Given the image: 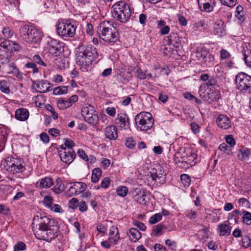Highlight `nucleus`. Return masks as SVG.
Masks as SVG:
<instances>
[{"label":"nucleus","mask_w":251,"mask_h":251,"mask_svg":"<svg viewBox=\"0 0 251 251\" xmlns=\"http://www.w3.org/2000/svg\"><path fill=\"white\" fill-rule=\"evenodd\" d=\"M1 164L6 171L12 174L23 172L25 169L21 159L12 156L7 157L1 161Z\"/></svg>","instance_id":"0eeeda50"},{"label":"nucleus","mask_w":251,"mask_h":251,"mask_svg":"<svg viewBox=\"0 0 251 251\" xmlns=\"http://www.w3.org/2000/svg\"><path fill=\"white\" fill-rule=\"evenodd\" d=\"M219 150L225 155H229L232 154V148L228 146L226 143L221 144L218 148Z\"/></svg>","instance_id":"7c9ffc66"},{"label":"nucleus","mask_w":251,"mask_h":251,"mask_svg":"<svg viewBox=\"0 0 251 251\" xmlns=\"http://www.w3.org/2000/svg\"><path fill=\"white\" fill-rule=\"evenodd\" d=\"M231 230V227L228 225L221 224L218 226L217 231L220 236L228 235Z\"/></svg>","instance_id":"cd10ccee"},{"label":"nucleus","mask_w":251,"mask_h":251,"mask_svg":"<svg viewBox=\"0 0 251 251\" xmlns=\"http://www.w3.org/2000/svg\"><path fill=\"white\" fill-rule=\"evenodd\" d=\"M45 205L50 208L52 204V198L50 196H46L43 201Z\"/></svg>","instance_id":"4d7b16f0"},{"label":"nucleus","mask_w":251,"mask_h":251,"mask_svg":"<svg viewBox=\"0 0 251 251\" xmlns=\"http://www.w3.org/2000/svg\"><path fill=\"white\" fill-rule=\"evenodd\" d=\"M198 4L201 11L210 12L215 5V0H198Z\"/></svg>","instance_id":"6ab92c4d"},{"label":"nucleus","mask_w":251,"mask_h":251,"mask_svg":"<svg viewBox=\"0 0 251 251\" xmlns=\"http://www.w3.org/2000/svg\"><path fill=\"white\" fill-rule=\"evenodd\" d=\"M221 3L229 7L234 6L236 4V0H219Z\"/></svg>","instance_id":"6e6d98bb"},{"label":"nucleus","mask_w":251,"mask_h":251,"mask_svg":"<svg viewBox=\"0 0 251 251\" xmlns=\"http://www.w3.org/2000/svg\"><path fill=\"white\" fill-rule=\"evenodd\" d=\"M136 194L134 196V200L141 204H145L148 199L147 192L144 190H137Z\"/></svg>","instance_id":"4be33fe9"},{"label":"nucleus","mask_w":251,"mask_h":251,"mask_svg":"<svg viewBox=\"0 0 251 251\" xmlns=\"http://www.w3.org/2000/svg\"><path fill=\"white\" fill-rule=\"evenodd\" d=\"M100 37L107 43H115L118 40V32L115 27L109 21H103L98 26Z\"/></svg>","instance_id":"20e7f679"},{"label":"nucleus","mask_w":251,"mask_h":251,"mask_svg":"<svg viewBox=\"0 0 251 251\" xmlns=\"http://www.w3.org/2000/svg\"><path fill=\"white\" fill-rule=\"evenodd\" d=\"M58 151L61 161L67 164H71L75 158L76 154L74 150L66 149L63 145L58 148Z\"/></svg>","instance_id":"ddd939ff"},{"label":"nucleus","mask_w":251,"mask_h":251,"mask_svg":"<svg viewBox=\"0 0 251 251\" xmlns=\"http://www.w3.org/2000/svg\"><path fill=\"white\" fill-rule=\"evenodd\" d=\"M218 126L224 129H228L231 127L232 124L229 118L226 115H220L216 119Z\"/></svg>","instance_id":"a211bd4d"},{"label":"nucleus","mask_w":251,"mask_h":251,"mask_svg":"<svg viewBox=\"0 0 251 251\" xmlns=\"http://www.w3.org/2000/svg\"><path fill=\"white\" fill-rule=\"evenodd\" d=\"M129 236L131 241L136 242L141 237V234L137 229L131 228L129 230Z\"/></svg>","instance_id":"c756f323"},{"label":"nucleus","mask_w":251,"mask_h":251,"mask_svg":"<svg viewBox=\"0 0 251 251\" xmlns=\"http://www.w3.org/2000/svg\"><path fill=\"white\" fill-rule=\"evenodd\" d=\"M126 146L128 149H133L136 145L135 141L131 137L127 138L126 140Z\"/></svg>","instance_id":"603ef678"},{"label":"nucleus","mask_w":251,"mask_h":251,"mask_svg":"<svg viewBox=\"0 0 251 251\" xmlns=\"http://www.w3.org/2000/svg\"><path fill=\"white\" fill-rule=\"evenodd\" d=\"M20 49L21 47L19 44L15 42L14 41H11L8 50L11 51H17L20 50Z\"/></svg>","instance_id":"de8ad7c7"},{"label":"nucleus","mask_w":251,"mask_h":251,"mask_svg":"<svg viewBox=\"0 0 251 251\" xmlns=\"http://www.w3.org/2000/svg\"><path fill=\"white\" fill-rule=\"evenodd\" d=\"M68 88L66 86H62L55 88L53 89V93L54 95H62L67 93Z\"/></svg>","instance_id":"ea45409f"},{"label":"nucleus","mask_w":251,"mask_h":251,"mask_svg":"<svg viewBox=\"0 0 251 251\" xmlns=\"http://www.w3.org/2000/svg\"><path fill=\"white\" fill-rule=\"evenodd\" d=\"M7 73L10 74L16 75L18 77H20L22 75L20 74L19 70L14 64H10L6 69Z\"/></svg>","instance_id":"2f4dec72"},{"label":"nucleus","mask_w":251,"mask_h":251,"mask_svg":"<svg viewBox=\"0 0 251 251\" xmlns=\"http://www.w3.org/2000/svg\"><path fill=\"white\" fill-rule=\"evenodd\" d=\"M162 215L160 213H157L152 216L149 220V223L151 224H155L162 219Z\"/></svg>","instance_id":"37998d69"},{"label":"nucleus","mask_w":251,"mask_h":251,"mask_svg":"<svg viewBox=\"0 0 251 251\" xmlns=\"http://www.w3.org/2000/svg\"><path fill=\"white\" fill-rule=\"evenodd\" d=\"M164 171L162 167L160 166H157L156 168H153L151 172V177L153 180L161 183L164 181Z\"/></svg>","instance_id":"dca6fc26"},{"label":"nucleus","mask_w":251,"mask_h":251,"mask_svg":"<svg viewBox=\"0 0 251 251\" xmlns=\"http://www.w3.org/2000/svg\"><path fill=\"white\" fill-rule=\"evenodd\" d=\"M120 239V236L118 228L115 226L111 227L109 232V240L110 243L116 244Z\"/></svg>","instance_id":"bb28decb"},{"label":"nucleus","mask_w":251,"mask_h":251,"mask_svg":"<svg viewBox=\"0 0 251 251\" xmlns=\"http://www.w3.org/2000/svg\"><path fill=\"white\" fill-rule=\"evenodd\" d=\"M98 57L96 49L90 45H82L76 48V61L83 72H87L94 59Z\"/></svg>","instance_id":"f03ea898"},{"label":"nucleus","mask_w":251,"mask_h":251,"mask_svg":"<svg viewBox=\"0 0 251 251\" xmlns=\"http://www.w3.org/2000/svg\"><path fill=\"white\" fill-rule=\"evenodd\" d=\"M115 124L121 130H126L130 128L129 119L125 113H120L117 114Z\"/></svg>","instance_id":"4468645a"},{"label":"nucleus","mask_w":251,"mask_h":251,"mask_svg":"<svg viewBox=\"0 0 251 251\" xmlns=\"http://www.w3.org/2000/svg\"><path fill=\"white\" fill-rule=\"evenodd\" d=\"M225 140L226 143L232 148L235 145L236 142L232 135H226L225 137Z\"/></svg>","instance_id":"3c124183"},{"label":"nucleus","mask_w":251,"mask_h":251,"mask_svg":"<svg viewBox=\"0 0 251 251\" xmlns=\"http://www.w3.org/2000/svg\"><path fill=\"white\" fill-rule=\"evenodd\" d=\"M50 210L55 213H62L63 210L61 206L57 204H53L50 208Z\"/></svg>","instance_id":"bf43d9fd"},{"label":"nucleus","mask_w":251,"mask_h":251,"mask_svg":"<svg viewBox=\"0 0 251 251\" xmlns=\"http://www.w3.org/2000/svg\"><path fill=\"white\" fill-rule=\"evenodd\" d=\"M177 18L179 23L182 26H186L187 25V21L186 18L181 14H177Z\"/></svg>","instance_id":"052dcab7"},{"label":"nucleus","mask_w":251,"mask_h":251,"mask_svg":"<svg viewBox=\"0 0 251 251\" xmlns=\"http://www.w3.org/2000/svg\"><path fill=\"white\" fill-rule=\"evenodd\" d=\"M250 154L251 151L250 149L243 148L238 150L237 157L239 160L246 161L248 159Z\"/></svg>","instance_id":"c85d7f7f"},{"label":"nucleus","mask_w":251,"mask_h":251,"mask_svg":"<svg viewBox=\"0 0 251 251\" xmlns=\"http://www.w3.org/2000/svg\"><path fill=\"white\" fill-rule=\"evenodd\" d=\"M40 140L44 143H48L50 141L49 135L47 133L43 132L40 135Z\"/></svg>","instance_id":"774afa93"},{"label":"nucleus","mask_w":251,"mask_h":251,"mask_svg":"<svg viewBox=\"0 0 251 251\" xmlns=\"http://www.w3.org/2000/svg\"><path fill=\"white\" fill-rule=\"evenodd\" d=\"M165 244L172 250H176L177 244L175 241L171 240L170 239H167L165 241Z\"/></svg>","instance_id":"13d9d810"},{"label":"nucleus","mask_w":251,"mask_h":251,"mask_svg":"<svg viewBox=\"0 0 251 251\" xmlns=\"http://www.w3.org/2000/svg\"><path fill=\"white\" fill-rule=\"evenodd\" d=\"M206 91V94L203 96V99L204 100L208 103H211L219 99L220 93L218 91L216 90L215 89L209 88Z\"/></svg>","instance_id":"412c9836"},{"label":"nucleus","mask_w":251,"mask_h":251,"mask_svg":"<svg viewBox=\"0 0 251 251\" xmlns=\"http://www.w3.org/2000/svg\"><path fill=\"white\" fill-rule=\"evenodd\" d=\"M78 205V201L76 198L71 199L68 202V206L71 209H75Z\"/></svg>","instance_id":"864d4df0"},{"label":"nucleus","mask_w":251,"mask_h":251,"mask_svg":"<svg viewBox=\"0 0 251 251\" xmlns=\"http://www.w3.org/2000/svg\"><path fill=\"white\" fill-rule=\"evenodd\" d=\"M55 185L52 188L53 191L56 194H59L64 189V185L62 183L60 178H58L55 181Z\"/></svg>","instance_id":"473e14b6"},{"label":"nucleus","mask_w":251,"mask_h":251,"mask_svg":"<svg viewBox=\"0 0 251 251\" xmlns=\"http://www.w3.org/2000/svg\"><path fill=\"white\" fill-rule=\"evenodd\" d=\"M117 192L118 196L125 197L128 192V189L126 186H120L117 189Z\"/></svg>","instance_id":"79ce46f5"},{"label":"nucleus","mask_w":251,"mask_h":251,"mask_svg":"<svg viewBox=\"0 0 251 251\" xmlns=\"http://www.w3.org/2000/svg\"><path fill=\"white\" fill-rule=\"evenodd\" d=\"M106 113L111 117L115 116L116 113V109L113 107H108L105 109Z\"/></svg>","instance_id":"338daca9"},{"label":"nucleus","mask_w":251,"mask_h":251,"mask_svg":"<svg viewBox=\"0 0 251 251\" xmlns=\"http://www.w3.org/2000/svg\"><path fill=\"white\" fill-rule=\"evenodd\" d=\"M26 249L25 244L21 241L18 242L14 247V251H24Z\"/></svg>","instance_id":"09e8293b"},{"label":"nucleus","mask_w":251,"mask_h":251,"mask_svg":"<svg viewBox=\"0 0 251 251\" xmlns=\"http://www.w3.org/2000/svg\"><path fill=\"white\" fill-rule=\"evenodd\" d=\"M214 33L219 37H223L226 34V25L221 20L216 21L213 25Z\"/></svg>","instance_id":"aec40b11"},{"label":"nucleus","mask_w":251,"mask_h":251,"mask_svg":"<svg viewBox=\"0 0 251 251\" xmlns=\"http://www.w3.org/2000/svg\"><path fill=\"white\" fill-rule=\"evenodd\" d=\"M57 106L59 109L64 110L69 108L71 105L68 99H60L57 102Z\"/></svg>","instance_id":"72a5a7b5"},{"label":"nucleus","mask_w":251,"mask_h":251,"mask_svg":"<svg viewBox=\"0 0 251 251\" xmlns=\"http://www.w3.org/2000/svg\"><path fill=\"white\" fill-rule=\"evenodd\" d=\"M243 221L248 225L251 224V213L248 211L244 210L243 211Z\"/></svg>","instance_id":"a19ab883"},{"label":"nucleus","mask_w":251,"mask_h":251,"mask_svg":"<svg viewBox=\"0 0 251 251\" xmlns=\"http://www.w3.org/2000/svg\"><path fill=\"white\" fill-rule=\"evenodd\" d=\"M29 115L28 111L24 108L17 109L15 113V118L20 121H26Z\"/></svg>","instance_id":"b1692460"},{"label":"nucleus","mask_w":251,"mask_h":251,"mask_svg":"<svg viewBox=\"0 0 251 251\" xmlns=\"http://www.w3.org/2000/svg\"><path fill=\"white\" fill-rule=\"evenodd\" d=\"M86 185L82 182H75L70 188V191L75 194H79L86 188Z\"/></svg>","instance_id":"a878e982"},{"label":"nucleus","mask_w":251,"mask_h":251,"mask_svg":"<svg viewBox=\"0 0 251 251\" xmlns=\"http://www.w3.org/2000/svg\"><path fill=\"white\" fill-rule=\"evenodd\" d=\"M173 159L179 167L187 168L196 164L198 156L194 149L182 147L174 154Z\"/></svg>","instance_id":"7ed1b4c3"},{"label":"nucleus","mask_w":251,"mask_h":251,"mask_svg":"<svg viewBox=\"0 0 251 251\" xmlns=\"http://www.w3.org/2000/svg\"><path fill=\"white\" fill-rule=\"evenodd\" d=\"M236 88L246 94L251 93V76L243 72L239 73L235 78Z\"/></svg>","instance_id":"1a4fd4ad"},{"label":"nucleus","mask_w":251,"mask_h":251,"mask_svg":"<svg viewBox=\"0 0 251 251\" xmlns=\"http://www.w3.org/2000/svg\"><path fill=\"white\" fill-rule=\"evenodd\" d=\"M19 31L22 39L27 43H38L41 40L42 32L32 26L25 25L20 28Z\"/></svg>","instance_id":"39448f33"},{"label":"nucleus","mask_w":251,"mask_h":251,"mask_svg":"<svg viewBox=\"0 0 251 251\" xmlns=\"http://www.w3.org/2000/svg\"><path fill=\"white\" fill-rule=\"evenodd\" d=\"M238 202L242 207H248L250 205V203L246 198H240L238 200Z\"/></svg>","instance_id":"0e129e2a"},{"label":"nucleus","mask_w":251,"mask_h":251,"mask_svg":"<svg viewBox=\"0 0 251 251\" xmlns=\"http://www.w3.org/2000/svg\"><path fill=\"white\" fill-rule=\"evenodd\" d=\"M2 33L5 38L9 39L13 37L14 32L9 26H6L3 27Z\"/></svg>","instance_id":"4c0bfd02"},{"label":"nucleus","mask_w":251,"mask_h":251,"mask_svg":"<svg viewBox=\"0 0 251 251\" xmlns=\"http://www.w3.org/2000/svg\"><path fill=\"white\" fill-rule=\"evenodd\" d=\"M110 179L108 177L104 178L101 181L100 187L103 188H107L110 185Z\"/></svg>","instance_id":"69168bd1"},{"label":"nucleus","mask_w":251,"mask_h":251,"mask_svg":"<svg viewBox=\"0 0 251 251\" xmlns=\"http://www.w3.org/2000/svg\"><path fill=\"white\" fill-rule=\"evenodd\" d=\"M75 25L69 21L60 22L56 25L57 34L62 37H72L74 36L75 33Z\"/></svg>","instance_id":"9b49d317"},{"label":"nucleus","mask_w":251,"mask_h":251,"mask_svg":"<svg viewBox=\"0 0 251 251\" xmlns=\"http://www.w3.org/2000/svg\"><path fill=\"white\" fill-rule=\"evenodd\" d=\"M32 225L33 228H37L34 234L39 239L50 242L57 236L58 226L46 216L35 217Z\"/></svg>","instance_id":"f257e3e1"},{"label":"nucleus","mask_w":251,"mask_h":251,"mask_svg":"<svg viewBox=\"0 0 251 251\" xmlns=\"http://www.w3.org/2000/svg\"><path fill=\"white\" fill-rule=\"evenodd\" d=\"M113 17L116 20L125 23L130 18L131 11L129 5L124 1H120L112 7Z\"/></svg>","instance_id":"423d86ee"},{"label":"nucleus","mask_w":251,"mask_h":251,"mask_svg":"<svg viewBox=\"0 0 251 251\" xmlns=\"http://www.w3.org/2000/svg\"><path fill=\"white\" fill-rule=\"evenodd\" d=\"M165 229V226L162 224L158 225L154 227L152 229L151 234L153 236H157L159 234L163 233V230Z\"/></svg>","instance_id":"c9c22d12"},{"label":"nucleus","mask_w":251,"mask_h":251,"mask_svg":"<svg viewBox=\"0 0 251 251\" xmlns=\"http://www.w3.org/2000/svg\"><path fill=\"white\" fill-rule=\"evenodd\" d=\"M242 246L247 248L251 246V240L248 236H245L242 239Z\"/></svg>","instance_id":"8fccbe9b"},{"label":"nucleus","mask_w":251,"mask_h":251,"mask_svg":"<svg viewBox=\"0 0 251 251\" xmlns=\"http://www.w3.org/2000/svg\"><path fill=\"white\" fill-rule=\"evenodd\" d=\"M220 57L222 60H229L231 58V54L226 50L222 49L220 51Z\"/></svg>","instance_id":"49530a36"},{"label":"nucleus","mask_w":251,"mask_h":251,"mask_svg":"<svg viewBox=\"0 0 251 251\" xmlns=\"http://www.w3.org/2000/svg\"><path fill=\"white\" fill-rule=\"evenodd\" d=\"M10 43L11 40H9L6 38H0V46L4 49L8 50Z\"/></svg>","instance_id":"c03bdc74"},{"label":"nucleus","mask_w":251,"mask_h":251,"mask_svg":"<svg viewBox=\"0 0 251 251\" xmlns=\"http://www.w3.org/2000/svg\"><path fill=\"white\" fill-rule=\"evenodd\" d=\"M26 67L28 68L32 69V72L37 73L39 71L38 68L36 67V64L34 62H29L26 64Z\"/></svg>","instance_id":"e2e57ef3"},{"label":"nucleus","mask_w":251,"mask_h":251,"mask_svg":"<svg viewBox=\"0 0 251 251\" xmlns=\"http://www.w3.org/2000/svg\"><path fill=\"white\" fill-rule=\"evenodd\" d=\"M137 76L140 79H145L147 78V75L141 69H138L136 72Z\"/></svg>","instance_id":"680f3d73"},{"label":"nucleus","mask_w":251,"mask_h":251,"mask_svg":"<svg viewBox=\"0 0 251 251\" xmlns=\"http://www.w3.org/2000/svg\"><path fill=\"white\" fill-rule=\"evenodd\" d=\"M101 175V171L99 168L94 169L92 171L91 180L93 182H97L100 179Z\"/></svg>","instance_id":"f704fd0d"},{"label":"nucleus","mask_w":251,"mask_h":251,"mask_svg":"<svg viewBox=\"0 0 251 251\" xmlns=\"http://www.w3.org/2000/svg\"><path fill=\"white\" fill-rule=\"evenodd\" d=\"M135 120L137 129L143 131H147L151 129L154 124L151 114L147 112H141L135 116Z\"/></svg>","instance_id":"6e6552de"},{"label":"nucleus","mask_w":251,"mask_h":251,"mask_svg":"<svg viewBox=\"0 0 251 251\" xmlns=\"http://www.w3.org/2000/svg\"><path fill=\"white\" fill-rule=\"evenodd\" d=\"M105 136L110 140H114L118 137L117 127L114 126H109L104 129Z\"/></svg>","instance_id":"5701e85b"},{"label":"nucleus","mask_w":251,"mask_h":251,"mask_svg":"<svg viewBox=\"0 0 251 251\" xmlns=\"http://www.w3.org/2000/svg\"><path fill=\"white\" fill-rule=\"evenodd\" d=\"M81 115L84 120L92 126H96L99 122V116L95 108L88 104L81 109Z\"/></svg>","instance_id":"9d476101"},{"label":"nucleus","mask_w":251,"mask_h":251,"mask_svg":"<svg viewBox=\"0 0 251 251\" xmlns=\"http://www.w3.org/2000/svg\"><path fill=\"white\" fill-rule=\"evenodd\" d=\"M33 87L37 91L41 93H46L51 88V84L45 80L37 81L33 83Z\"/></svg>","instance_id":"f3484780"},{"label":"nucleus","mask_w":251,"mask_h":251,"mask_svg":"<svg viewBox=\"0 0 251 251\" xmlns=\"http://www.w3.org/2000/svg\"><path fill=\"white\" fill-rule=\"evenodd\" d=\"M63 45L62 42L55 39H50V41H48L45 50L51 55L57 56L63 51Z\"/></svg>","instance_id":"f8f14e48"},{"label":"nucleus","mask_w":251,"mask_h":251,"mask_svg":"<svg viewBox=\"0 0 251 251\" xmlns=\"http://www.w3.org/2000/svg\"><path fill=\"white\" fill-rule=\"evenodd\" d=\"M198 235L199 239L202 242H204L208 238V229L207 228H204L200 230Z\"/></svg>","instance_id":"e433bc0d"},{"label":"nucleus","mask_w":251,"mask_h":251,"mask_svg":"<svg viewBox=\"0 0 251 251\" xmlns=\"http://www.w3.org/2000/svg\"><path fill=\"white\" fill-rule=\"evenodd\" d=\"M0 89L2 92L6 94H8L10 92L8 84L5 81H1L0 82Z\"/></svg>","instance_id":"a18cd8bd"},{"label":"nucleus","mask_w":251,"mask_h":251,"mask_svg":"<svg viewBox=\"0 0 251 251\" xmlns=\"http://www.w3.org/2000/svg\"><path fill=\"white\" fill-rule=\"evenodd\" d=\"M53 184V181L50 177H45L40 179L36 183L37 187H41L42 188H49L52 186Z\"/></svg>","instance_id":"393cba45"},{"label":"nucleus","mask_w":251,"mask_h":251,"mask_svg":"<svg viewBox=\"0 0 251 251\" xmlns=\"http://www.w3.org/2000/svg\"><path fill=\"white\" fill-rule=\"evenodd\" d=\"M64 145L66 149H73V147L75 146V142L69 138H65L64 139Z\"/></svg>","instance_id":"5fc2aeb1"},{"label":"nucleus","mask_w":251,"mask_h":251,"mask_svg":"<svg viewBox=\"0 0 251 251\" xmlns=\"http://www.w3.org/2000/svg\"><path fill=\"white\" fill-rule=\"evenodd\" d=\"M196 57L200 61L203 62L206 66L210 67L213 65L212 62H211V57L208 52L203 50L201 48L197 49L195 52Z\"/></svg>","instance_id":"2eb2a0df"},{"label":"nucleus","mask_w":251,"mask_h":251,"mask_svg":"<svg viewBox=\"0 0 251 251\" xmlns=\"http://www.w3.org/2000/svg\"><path fill=\"white\" fill-rule=\"evenodd\" d=\"M180 180L182 184L184 187H188L190 184L191 178L188 175H181L180 176Z\"/></svg>","instance_id":"58836bf2"}]
</instances>
